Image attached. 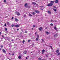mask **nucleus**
I'll return each instance as SVG.
<instances>
[{"mask_svg":"<svg viewBox=\"0 0 60 60\" xmlns=\"http://www.w3.org/2000/svg\"><path fill=\"white\" fill-rule=\"evenodd\" d=\"M5 31L7 32V28H5Z\"/></svg>","mask_w":60,"mask_h":60,"instance_id":"obj_24","label":"nucleus"},{"mask_svg":"<svg viewBox=\"0 0 60 60\" xmlns=\"http://www.w3.org/2000/svg\"><path fill=\"white\" fill-rule=\"evenodd\" d=\"M59 50H56V52L57 53H58V52H59Z\"/></svg>","mask_w":60,"mask_h":60,"instance_id":"obj_10","label":"nucleus"},{"mask_svg":"<svg viewBox=\"0 0 60 60\" xmlns=\"http://www.w3.org/2000/svg\"><path fill=\"white\" fill-rule=\"evenodd\" d=\"M32 4H34V5H35V4H36V3H35V2H32Z\"/></svg>","mask_w":60,"mask_h":60,"instance_id":"obj_16","label":"nucleus"},{"mask_svg":"<svg viewBox=\"0 0 60 60\" xmlns=\"http://www.w3.org/2000/svg\"><path fill=\"white\" fill-rule=\"evenodd\" d=\"M51 48H52V47L51 46H50Z\"/></svg>","mask_w":60,"mask_h":60,"instance_id":"obj_52","label":"nucleus"},{"mask_svg":"<svg viewBox=\"0 0 60 60\" xmlns=\"http://www.w3.org/2000/svg\"><path fill=\"white\" fill-rule=\"evenodd\" d=\"M41 10H43V8H43V6H41Z\"/></svg>","mask_w":60,"mask_h":60,"instance_id":"obj_14","label":"nucleus"},{"mask_svg":"<svg viewBox=\"0 0 60 60\" xmlns=\"http://www.w3.org/2000/svg\"><path fill=\"white\" fill-rule=\"evenodd\" d=\"M12 56H14V53H12L11 54Z\"/></svg>","mask_w":60,"mask_h":60,"instance_id":"obj_34","label":"nucleus"},{"mask_svg":"<svg viewBox=\"0 0 60 60\" xmlns=\"http://www.w3.org/2000/svg\"><path fill=\"white\" fill-rule=\"evenodd\" d=\"M2 34V33L1 32H0V34Z\"/></svg>","mask_w":60,"mask_h":60,"instance_id":"obj_46","label":"nucleus"},{"mask_svg":"<svg viewBox=\"0 0 60 60\" xmlns=\"http://www.w3.org/2000/svg\"><path fill=\"white\" fill-rule=\"evenodd\" d=\"M42 29H43V28L42 27H40L39 29V30L41 31L42 30Z\"/></svg>","mask_w":60,"mask_h":60,"instance_id":"obj_4","label":"nucleus"},{"mask_svg":"<svg viewBox=\"0 0 60 60\" xmlns=\"http://www.w3.org/2000/svg\"><path fill=\"white\" fill-rule=\"evenodd\" d=\"M30 41H31V40H28V42H29Z\"/></svg>","mask_w":60,"mask_h":60,"instance_id":"obj_37","label":"nucleus"},{"mask_svg":"<svg viewBox=\"0 0 60 60\" xmlns=\"http://www.w3.org/2000/svg\"><path fill=\"white\" fill-rule=\"evenodd\" d=\"M53 8H56V7L55 6H54L53 7Z\"/></svg>","mask_w":60,"mask_h":60,"instance_id":"obj_42","label":"nucleus"},{"mask_svg":"<svg viewBox=\"0 0 60 60\" xmlns=\"http://www.w3.org/2000/svg\"><path fill=\"white\" fill-rule=\"evenodd\" d=\"M32 45H34V44H32Z\"/></svg>","mask_w":60,"mask_h":60,"instance_id":"obj_54","label":"nucleus"},{"mask_svg":"<svg viewBox=\"0 0 60 60\" xmlns=\"http://www.w3.org/2000/svg\"><path fill=\"white\" fill-rule=\"evenodd\" d=\"M11 19H13V17H12V18H11Z\"/></svg>","mask_w":60,"mask_h":60,"instance_id":"obj_41","label":"nucleus"},{"mask_svg":"<svg viewBox=\"0 0 60 60\" xmlns=\"http://www.w3.org/2000/svg\"><path fill=\"white\" fill-rule=\"evenodd\" d=\"M37 38H39V36L38 35H37Z\"/></svg>","mask_w":60,"mask_h":60,"instance_id":"obj_23","label":"nucleus"},{"mask_svg":"<svg viewBox=\"0 0 60 60\" xmlns=\"http://www.w3.org/2000/svg\"><path fill=\"white\" fill-rule=\"evenodd\" d=\"M11 41H13V40H11Z\"/></svg>","mask_w":60,"mask_h":60,"instance_id":"obj_49","label":"nucleus"},{"mask_svg":"<svg viewBox=\"0 0 60 60\" xmlns=\"http://www.w3.org/2000/svg\"><path fill=\"white\" fill-rule=\"evenodd\" d=\"M18 58L19 59H21V56H19Z\"/></svg>","mask_w":60,"mask_h":60,"instance_id":"obj_15","label":"nucleus"},{"mask_svg":"<svg viewBox=\"0 0 60 60\" xmlns=\"http://www.w3.org/2000/svg\"><path fill=\"white\" fill-rule=\"evenodd\" d=\"M17 31H18V30H19V29H18L17 30Z\"/></svg>","mask_w":60,"mask_h":60,"instance_id":"obj_47","label":"nucleus"},{"mask_svg":"<svg viewBox=\"0 0 60 60\" xmlns=\"http://www.w3.org/2000/svg\"><path fill=\"white\" fill-rule=\"evenodd\" d=\"M38 60H41V58H38Z\"/></svg>","mask_w":60,"mask_h":60,"instance_id":"obj_27","label":"nucleus"},{"mask_svg":"<svg viewBox=\"0 0 60 60\" xmlns=\"http://www.w3.org/2000/svg\"><path fill=\"white\" fill-rule=\"evenodd\" d=\"M15 21L16 22H18L19 21L18 20V19L17 18H15Z\"/></svg>","mask_w":60,"mask_h":60,"instance_id":"obj_7","label":"nucleus"},{"mask_svg":"<svg viewBox=\"0 0 60 60\" xmlns=\"http://www.w3.org/2000/svg\"><path fill=\"white\" fill-rule=\"evenodd\" d=\"M50 25L51 26H53L54 25H53V24L51 23L50 24Z\"/></svg>","mask_w":60,"mask_h":60,"instance_id":"obj_20","label":"nucleus"},{"mask_svg":"<svg viewBox=\"0 0 60 60\" xmlns=\"http://www.w3.org/2000/svg\"><path fill=\"white\" fill-rule=\"evenodd\" d=\"M53 11H57L56 9H55V8H53Z\"/></svg>","mask_w":60,"mask_h":60,"instance_id":"obj_11","label":"nucleus"},{"mask_svg":"<svg viewBox=\"0 0 60 60\" xmlns=\"http://www.w3.org/2000/svg\"><path fill=\"white\" fill-rule=\"evenodd\" d=\"M24 18H26V15H24Z\"/></svg>","mask_w":60,"mask_h":60,"instance_id":"obj_36","label":"nucleus"},{"mask_svg":"<svg viewBox=\"0 0 60 60\" xmlns=\"http://www.w3.org/2000/svg\"><path fill=\"white\" fill-rule=\"evenodd\" d=\"M22 32H23V30H22Z\"/></svg>","mask_w":60,"mask_h":60,"instance_id":"obj_57","label":"nucleus"},{"mask_svg":"<svg viewBox=\"0 0 60 60\" xmlns=\"http://www.w3.org/2000/svg\"><path fill=\"white\" fill-rule=\"evenodd\" d=\"M38 22H39V19H38Z\"/></svg>","mask_w":60,"mask_h":60,"instance_id":"obj_51","label":"nucleus"},{"mask_svg":"<svg viewBox=\"0 0 60 60\" xmlns=\"http://www.w3.org/2000/svg\"><path fill=\"white\" fill-rule=\"evenodd\" d=\"M4 26H6V23H5L4 24Z\"/></svg>","mask_w":60,"mask_h":60,"instance_id":"obj_35","label":"nucleus"},{"mask_svg":"<svg viewBox=\"0 0 60 60\" xmlns=\"http://www.w3.org/2000/svg\"><path fill=\"white\" fill-rule=\"evenodd\" d=\"M41 40H42V42H44V40L42 39Z\"/></svg>","mask_w":60,"mask_h":60,"instance_id":"obj_32","label":"nucleus"},{"mask_svg":"<svg viewBox=\"0 0 60 60\" xmlns=\"http://www.w3.org/2000/svg\"><path fill=\"white\" fill-rule=\"evenodd\" d=\"M7 23L8 25H9L10 24V23H9V22H7Z\"/></svg>","mask_w":60,"mask_h":60,"instance_id":"obj_19","label":"nucleus"},{"mask_svg":"<svg viewBox=\"0 0 60 60\" xmlns=\"http://www.w3.org/2000/svg\"><path fill=\"white\" fill-rule=\"evenodd\" d=\"M26 59H28V58L27 57L26 58Z\"/></svg>","mask_w":60,"mask_h":60,"instance_id":"obj_50","label":"nucleus"},{"mask_svg":"<svg viewBox=\"0 0 60 60\" xmlns=\"http://www.w3.org/2000/svg\"><path fill=\"white\" fill-rule=\"evenodd\" d=\"M45 50L44 49H43L42 50V54H43L44 53V52H45Z\"/></svg>","mask_w":60,"mask_h":60,"instance_id":"obj_8","label":"nucleus"},{"mask_svg":"<svg viewBox=\"0 0 60 60\" xmlns=\"http://www.w3.org/2000/svg\"><path fill=\"white\" fill-rule=\"evenodd\" d=\"M29 16H32V15H31V14L30 13L29 14Z\"/></svg>","mask_w":60,"mask_h":60,"instance_id":"obj_21","label":"nucleus"},{"mask_svg":"<svg viewBox=\"0 0 60 60\" xmlns=\"http://www.w3.org/2000/svg\"><path fill=\"white\" fill-rule=\"evenodd\" d=\"M4 3H6V0H4Z\"/></svg>","mask_w":60,"mask_h":60,"instance_id":"obj_28","label":"nucleus"},{"mask_svg":"<svg viewBox=\"0 0 60 60\" xmlns=\"http://www.w3.org/2000/svg\"><path fill=\"white\" fill-rule=\"evenodd\" d=\"M47 12H48L49 14H51V12H50L49 11H47Z\"/></svg>","mask_w":60,"mask_h":60,"instance_id":"obj_17","label":"nucleus"},{"mask_svg":"<svg viewBox=\"0 0 60 60\" xmlns=\"http://www.w3.org/2000/svg\"><path fill=\"white\" fill-rule=\"evenodd\" d=\"M57 34H55V35H54V37H56V36H57Z\"/></svg>","mask_w":60,"mask_h":60,"instance_id":"obj_31","label":"nucleus"},{"mask_svg":"<svg viewBox=\"0 0 60 60\" xmlns=\"http://www.w3.org/2000/svg\"><path fill=\"white\" fill-rule=\"evenodd\" d=\"M3 45H1L0 46V47H1V48H3Z\"/></svg>","mask_w":60,"mask_h":60,"instance_id":"obj_29","label":"nucleus"},{"mask_svg":"<svg viewBox=\"0 0 60 60\" xmlns=\"http://www.w3.org/2000/svg\"><path fill=\"white\" fill-rule=\"evenodd\" d=\"M2 37H3V38H4V35H2Z\"/></svg>","mask_w":60,"mask_h":60,"instance_id":"obj_45","label":"nucleus"},{"mask_svg":"<svg viewBox=\"0 0 60 60\" xmlns=\"http://www.w3.org/2000/svg\"><path fill=\"white\" fill-rule=\"evenodd\" d=\"M34 29L33 28H32V30H33Z\"/></svg>","mask_w":60,"mask_h":60,"instance_id":"obj_55","label":"nucleus"},{"mask_svg":"<svg viewBox=\"0 0 60 60\" xmlns=\"http://www.w3.org/2000/svg\"><path fill=\"white\" fill-rule=\"evenodd\" d=\"M23 53L24 54H26L27 53V51H24L23 52Z\"/></svg>","mask_w":60,"mask_h":60,"instance_id":"obj_13","label":"nucleus"},{"mask_svg":"<svg viewBox=\"0 0 60 60\" xmlns=\"http://www.w3.org/2000/svg\"><path fill=\"white\" fill-rule=\"evenodd\" d=\"M1 49L0 48V49Z\"/></svg>","mask_w":60,"mask_h":60,"instance_id":"obj_59","label":"nucleus"},{"mask_svg":"<svg viewBox=\"0 0 60 60\" xmlns=\"http://www.w3.org/2000/svg\"><path fill=\"white\" fill-rule=\"evenodd\" d=\"M9 55H11L10 53H9Z\"/></svg>","mask_w":60,"mask_h":60,"instance_id":"obj_56","label":"nucleus"},{"mask_svg":"<svg viewBox=\"0 0 60 60\" xmlns=\"http://www.w3.org/2000/svg\"><path fill=\"white\" fill-rule=\"evenodd\" d=\"M54 29H55V30H56V26L54 27Z\"/></svg>","mask_w":60,"mask_h":60,"instance_id":"obj_30","label":"nucleus"},{"mask_svg":"<svg viewBox=\"0 0 60 60\" xmlns=\"http://www.w3.org/2000/svg\"><path fill=\"white\" fill-rule=\"evenodd\" d=\"M15 26L16 27H19V25L18 24L16 25H15Z\"/></svg>","mask_w":60,"mask_h":60,"instance_id":"obj_5","label":"nucleus"},{"mask_svg":"<svg viewBox=\"0 0 60 60\" xmlns=\"http://www.w3.org/2000/svg\"><path fill=\"white\" fill-rule=\"evenodd\" d=\"M2 51L4 53H6V51H5V50H4V49H3L2 50Z\"/></svg>","mask_w":60,"mask_h":60,"instance_id":"obj_6","label":"nucleus"},{"mask_svg":"<svg viewBox=\"0 0 60 60\" xmlns=\"http://www.w3.org/2000/svg\"><path fill=\"white\" fill-rule=\"evenodd\" d=\"M60 55V52H59L57 53V56H58V55Z\"/></svg>","mask_w":60,"mask_h":60,"instance_id":"obj_25","label":"nucleus"},{"mask_svg":"<svg viewBox=\"0 0 60 60\" xmlns=\"http://www.w3.org/2000/svg\"><path fill=\"white\" fill-rule=\"evenodd\" d=\"M35 25H33V27H34V28L35 27Z\"/></svg>","mask_w":60,"mask_h":60,"instance_id":"obj_43","label":"nucleus"},{"mask_svg":"<svg viewBox=\"0 0 60 60\" xmlns=\"http://www.w3.org/2000/svg\"><path fill=\"white\" fill-rule=\"evenodd\" d=\"M51 22H52V20H51Z\"/></svg>","mask_w":60,"mask_h":60,"instance_id":"obj_53","label":"nucleus"},{"mask_svg":"<svg viewBox=\"0 0 60 60\" xmlns=\"http://www.w3.org/2000/svg\"><path fill=\"white\" fill-rule=\"evenodd\" d=\"M33 15H34L35 14V13H34V12H33Z\"/></svg>","mask_w":60,"mask_h":60,"instance_id":"obj_33","label":"nucleus"},{"mask_svg":"<svg viewBox=\"0 0 60 60\" xmlns=\"http://www.w3.org/2000/svg\"><path fill=\"white\" fill-rule=\"evenodd\" d=\"M32 47H34V46H32Z\"/></svg>","mask_w":60,"mask_h":60,"instance_id":"obj_58","label":"nucleus"},{"mask_svg":"<svg viewBox=\"0 0 60 60\" xmlns=\"http://www.w3.org/2000/svg\"><path fill=\"white\" fill-rule=\"evenodd\" d=\"M25 33H27V32L26 31H25Z\"/></svg>","mask_w":60,"mask_h":60,"instance_id":"obj_44","label":"nucleus"},{"mask_svg":"<svg viewBox=\"0 0 60 60\" xmlns=\"http://www.w3.org/2000/svg\"><path fill=\"white\" fill-rule=\"evenodd\" d=\"M35 12H36V13H39V11L38 10H35Z\"/></svg>","mask_w":60,"mask_h":60,"instance_id":"obj_9","label":"nucleus"},{"mask_svg":"<svg viewBox=\"0 0 60 60\" xmlns=\"http://www.w3.org/2000/svg\"><path fill=\"white\" fill-rule=\"evenodd\" d=\"M36 41H38V40H39V39L38 38H36Z\"/></svg>","mask_w":60,"mask_h":60,"instance_id":"obj_22","label":"nucleus"},{"mask_svg":"<svg viewBox=\"0 0 60 60\" xmlns=\"http://www.w3.org/2000/svg\"><path fill=\"white\" fill-rule=\"evenodd\" d=\"M37 32H36L35 33V34H37Z\"/></svg>","mask_w":60,"mask_h":60,"instance_id":"obj_39","label":"nucleus"},{"mask_svg":"<svg viewBox=\"0 0 60 60\" xmlns=\"http://www.w3.org/2000/svg\"><path fill=\"white\" fill-rule=\"evenodd\" d=\"M55 3V1H51L50 3H49L47 4L48 6H52L54 4V3Z\"/></svg>","mask_w":60,"mask_h":60,"instance_id":"obj_1","label":"nucleus"},{"mask_svg":"<svg viewBox=\"0 0 60 60\" xmlns=\"http://www.w3.org/2000/svg\"><path fill=\"white\" fill-rule=\"evenodd\" d=\"M14 26V25H13V24L11 26V27H13V26Z\"/></svg>","mask_w":60,"mask_h":60,"instance_id":"obj_26","label":"nucleus"},{"mask_svg":"<svg viewBox=\"0 0 60 60\" xmlns=\"http://www.w3.org/2000/svg\"><path fill=\"white\" fill-rule=\"evenodd\" d=\"M15 14L17 16H19L20 15V13H19V12L16 11L15 12Z\"/></svg>","mask_w":60,"mask_h":60,"instance_id":"obj_2","label":"nucleus"},{"mask_svg":"<svg viewBox=\"0 0 60 60\" xmlns=\"http://www.w3.org/2000/svg\"><path fill=\"white\" fill-rule=\"evenodd\" d=\"M24 6L26 8H28V5L27 3H26L24 4Z\"/></svg>","mask_w":60,"mask_h":60,"instance_id":"obj_3","label":"nucleus"},{"mask_svg":"<svg viewBox=\"0 0 60 60\" xmlns=\"http://www.w3.org/2000/svg\"><path fill=\"white\" fill-rule=\"evenodd\" d=\"M45 33H46L47 34H50V33H49V32H47V31H46Z\"/></svg>","mask_w":60,"mask_h":60,"instance_id":"obj_18","label":"nucleus"},{"mask_svg":"<svg viewBox=\"0 0 60 60\" xmlns=\"http://www.w3.org/2000/svg\"><path fill=\"white\" fill-rule=\"evenodd\" d=\"M22 42H23V43H24V42H25V41L23 40V41H22Z\"/></svg>","mask_w":60,"mask_h":60,"instance_id":"obj_38","label":"nucleus"},{"mask_svg":"<svg viewBox=\"0 0 60 60\" xmlns=\"http://www.w3.org/2000/svg\"><path fill=\"white\" fill-rule=\"evenodd\" d=\"M56 3H58V0H56L55 1Z\"/></svg>","mask_w":60,"mask_h":60,"instance_id":"obj_12","label":"nucleus"},{"mask_svg":"<svg viewBox=\"0 0 60 60\" xmlns=\"http://www.w3.org/2000/svg\"><path fill=\"white\" fill-rule=\"evenodd\" d=\"M30 6H29L28 7V8H30Z\"/></svg>","mask_w":60,"mask_h":60,"instance_id":"obj_40","label":"nucleus"},{"mask_svg":"<svg viewBox=\"0 0 60 60\" xmlns=\"http://www.w3.org/2000/svg\"><path fill=\"white\" fill-rule=\"evenodd\" d=\"M47 29V27H46L45 28V29Z\"/></svg>","mask_w":60,"mask_h":60,"instance_id":"obj_48","label":"nucleus"}]
</instances>
